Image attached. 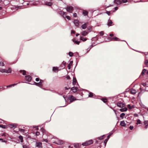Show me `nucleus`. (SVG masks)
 Segmentation results:
<instances>
[{"instance_id":"nucleus-1","label":"nucleus","mask_w":148,"mask_h":148,"mask_svg":"<svg viewBox=\"0 0 148 148\" xmlns=\"http://www.w3.org/2000/svg\"><path fill=\"white\" fill-rule=\"evenodd\" d=\"M93 143V140H90L83 143L82 144V145L84 146H87L92 144Z\"/></svg>"},{"instance_id":"nucleus-2","label":"nucleus","mask_w":148,"mask_h":148,"mask_svg":"<svg viewBox=\"0 0 148 148\" xmlns=\"http://www.w3.org/2000/svg\"><path fill=\"white\" fill-rule=\"evenodd\" d=\"M25 80L28 82H30L32 79V77L29 75L25 76Z\"/></svg>"},{"instance_id":"nucleus-3","label":"nucleus","mask_w":148,"mask_h":148,"mask_svg":"<svg viewBox=\"0 0 148 148\" xmlns=\"http://www.w3.org/2000/svg\"><path fill=\"white\" fill-rule=\"evenodd\" d=\"M69 99L70 101V102L71 103L73 101L75 100L76 99L73 95H71L69 97Z\"/></svg>"},{"instance_id":"nucleus-4","label":"nucleus","mask_w":148,"mask_h":148,"mask_svg":"<svg viewBox=\"0 0 148 148\" xmlns=\"http://www.w3.org/2000/svg\"><path fill=\"white\" fill-rule=\"evenodd\" d=\"M108 39H109L111 40H114V41H120V39L118 38L114 37L112 38H111L109 37Z\"/></svg>"},{"instance_id":"nucleus-5","label":"nucleus","mask_w":148,"mask_h":148,"mask_svg":"<svg viewBox=\"0 0 148 148\" xmlns=\"http://www.w3.org/2000/svg\"><path fill=\"white\" fill-rule=\"evenodd\" d=\"M66 9L67 11L71 13L73 10V7L72 6H68L67 7Z\"/></svg>"},{"instance_id":"nucleus-6","label":"nucleus","mask_w":148,"mask_h":148,"mask_svg":"<svg viewBox=\"0 0 148 148\" xmlns=\"http://www.w3.org/2000/svg\"><path fill=\"white\" fill-rule=\"evenodd\" d=\"M36 147L42 148V143L41 142H36Z\"/></svg>"},{"instance_id":"nucleus-7","label":"nucleus","mask_w":148,"mask_h":148,"mask_svg":"<svg viewBox=\"0 0 148 148\" xmlns=\"http://www.w3.org/2000/svg\"><path fill=\"white\" fill-rule=\"evenodd\" d=\"M59 14L62 16L64 18H65L66 15V12H64L62 11H60L59 12Z\"/></svg>"},{"instance_id":"nucleus-8","label":"nucleus","mask_w":148,"mask_h":148,"mask_svg":"<svg viewBox=\"0 0 148 148\" xmlns=\"http://www.w3.org/2000/svg\"><path fill=\"white\" fill-rule=\"evenodd\" d=\"M79 90L78 88L75 87H73L71 88V90L73 91V92H75Z\"/></svg>"},{"instance_id":"nucleus-9","label":"nucleus","mask_w":148,"mask_h":148,"mask_svg":"<svg viewBox=\"0 0 148 148\" xmlns=\"http://www.w3.org/2000/svg\"><path fill=\"white\" fill-rule=\"evenodd\" d=\"M117 106L119 107H123L125 105L123 103L119 102L117 103Z\"/></svg>"},{"instance_id":"nucleus-10","label":"nucleus","mask_w":148,"mask_h":148,"mask_svg":"<svg viewBox=\"0 0 148 148\" xmlns=\"http://www.w3.org/2000/svg\"><path fill=\"white\" fill-rule=\"evenodd\" d=\"M88 24V23H86L83 24L81 26L82 28L83 29H85L87 27Z\"/></svg>"},{"instance_id":"nucleus-11","label":"nucleus","mask_w":148,"mask_h":148,"mask_svg":"<svg viewBox=\"0 0 148 148\" xmlns=\"http://www.w3.org/2000/svg\"><path fill=\"white\" fill-rule=\"evenodd\" d=\"M12 72V69L10 68H9L8 70L5 69L4 71V73H10Z\"/></svg>"},{"instance_id":"nucleus-12","label":"nucleus","mask_w":148,"mask_h":148,"mask_svg":"<svg viewBox=\"0 0 148 148\" xmlns=\"http://www.w3.org/2000/svg\"><path fill=\"white\" fill-rule=\"evenodd\" d=\"M33 84L37 86H42V84L40 83V82L38 83H37L36 82H34V83Z\"/></svg>"},{"instance_id":"nucleus-13","label":"nucleus","mask_w":148,"mask_h":148,"mask_svg":"<svg viewBox=\"0 0 148 148\" xmlns=\"http://www.w3.org/2000/svg\"><path fill=\"white\" fill-rule=\"evenodd\" d=\"M114 2L117 4H120L122 2L120 0H114Z\"/></svg>"},{"instance_id":"nucleus-14","label":"nucleus","mask_w":148,"mask_h":148,"mask_svg":"<svg viewBox=\"0 0 148 148\" xmlns=\"http://www.w3.org/2000/svg\"><path fill=\"white\" fill-rule=\"evenodd\" d=\"M77 83V80L75 77H73V84L75 85L76 83Z\"/></svg>"},{"instance_id":"nucleus-15","label":"nucleus","mask_w":148,"mask_h":148,"mask_svg":"<svg viewBox=\"0 0 148 148\" xmlns=\"http://www.w3.org/2000/svg\"><path fill=\"white\" fill-rule=\"evenodd\" d=\"M112 22L110 20H108L107 25L108 26H111L112 25Z\"/></svg>"},{"instance_id":"nucleus-16","label":"nucleus","mask_w":148,"mask_h":148,"mask_svg":"<svg viewBox=\"0 0 148 148\" xmlns=\"http://www.w3.org/2000/svg\"><path fill=\"white\" fill-rule=\"evenodd\" d=\"M74 23L76 26H78L79 25V21L78 20H75L74 21Z\"/></svg>"},{"instance_id":"nucleus-17","label":"nucleus","mask_w":148,"mask_h":148,"mask_svg":"<svg viewBox=\"0 0 148 148\" xmlns=\"http://www.w3.org/2000/svg\"><path fill=\"white\" fill-rule=\"evenodd\" d=\"M88 34V32L86 31H84L82 32V35L83 36H85L87 35Z\"/></svg>"},{"instance_id":"nucleus-18","label":"nucleus","mask_w":148,"mask_h":148,"mask_svg":"<svg viewBox=\"0 0 148 148\" xmlns=\"http://www.w3.org/2000/svg\"><path fill=\"white\" fill-rule=\"evenodd\" d=\"M45 4L47 6H50L52 5V3L51 1L46 2L45 3Z\"/></svg>"},{"instance_id":"nucleus-19","label":"nucleus","mask_w":148,"mask_h":148,"mask_svg":"<svg viewBox=\"0 0 148 148\" xmlns=\"http://www.w3.org/2000/svg\"><path fill=\"white\" fill-rule=\"evenodd\" d=\"M19 72L21 73H22L23 75H25L26 74V71L24 70H20Z\"/></svg>"},{"instance_id":"nucleus-20","label":"nucleus","mask_w":148,"mask_h":148,"mask_svg":"<svg viewBox=\"0 0 148 148\" xmlns=\"http://www.w3.org/2000/svg\"><path fill=\"white\" fill-rule=\"evenodd\" d=\"M120 124L123 127H124L126 125V124L124 121H121L120 122Z\"/></svg>"},{"instance_id":"nucleus-21","label":"nucleus","mask_w":148,"mask_h":148,"mask_svg":"<svg viewBox=\"0 0 148 148\" xmlns=\"http://www.w3.org/2000/svg\"><path fill=\"white\" fill-rule=\"evenodd\" d=\"M73 42L77 45H79L80 42V41H77L75 39H74L72 40Z\"/></svg>"},{"instance_id":"nucleus-22","label":"nucleus","mask_w":148,"mask_h":148,"mask_svg":"<svg viewBox=\"0 0 148 148\" xmlns=\"http://www.w3.org/2000/svg\"><path fill=\"white\" fill-rule=\"evenodd\" d=\"M127 108H124L120 109V110L121 112H123L127 111Z\"/></svg>"},{"instance_id":"nucleus-23","label":"nucleus","mask_w":148,"mask_h":148,"mask_svg":"<svg viewBox=\"0 0 148 148\" xmlns=\"http://www.w3.org/2000/svg\"><path fill=\"white\" fill-rule=\"evenodd\" d=\"M130 93L134 95L136 93V91L135 90L132 89L130 91Z\"/></svg>"},{"instance_id":"nucleus-24","label":"nucleus","mask_w":148,"mask_h":148,"mask_svg":"<svg viewBox=\"0 0 148 148\" xmlns=\"http://www.w3.org/2000/svg\"><path fill=\"white\" fill-rule=\"evenodd\" d=\"M73 63V61H71L70 62V63L69 64L68 66V67L69 69H71V65H72Z\"/></svg>"},{"instance_id":"nucleus-25","label":"nucleus","mask_w":148,"mask_h":148,"mask_svg":"<svg viewBox=\"0 0 148 148\" xmlns=\"http://www.w3.org/2000/svg\"><path fill=\"white\" fill-rule=\"evenodd\" d=\"M80 39L81 40L85 41L87 40V38H86L84 37L83 36H81Z\"/></svg>"},{"instance_id":"nucleus-26","label":"nucleus","mask_w":148,"mask_h":148,"mask_svg":"<svg viewBox=\"0 0 148 148\" xmlns=\"http://www.w3.org/2000/svg\"><path fill=\"white\" fill-rule=\"evenodd\" d=\"M127 108L130 110L132 109V108H134V105H132V106H131L130 104H128L127 106Z\"/></svg>"},{"instance_id":"nucleus-27","label":"nucleus","mask_w":148,"mask_h":148,"mask_svg":"<svg viewBox=\"0 0 148 148\" xmlns=\"http://www.w3.org/2000/svg\"><path fill=\"white\" fill-rule=\"evenodd\" d=\"M56 143L58 145H61L63 144V142L62 140H59L56 142Z\"/></svg>"},{"instance_id":"nucleus-28","label":"nucleus","mask_w":148,"mask_h":148,"mask_svg":"<svg viewBox=\"0 0 148 148\" xmlns=\"http://www.w3.org/2000/svg\"><path fill=\"white\" fill-rule=\"evenodd\" d=\"M88 14V12L85 10H83V14L84 16L87 15Z\"/></svg>"},{"instance_id":"nucleus-29","label":"nucleus","mask_w":148,"mask_h":148,"mask_svg":"<svg viewBox=\"0 0 148 148\" xmlns=\"http://www.w3.org/2000/svg\"><path fill=\"white\" fill-rule=\"evenodd\" d=\"M105 136V135H104L102 136H101L99 137H98L97 138L99 140H102L104 138L103 137L104 136Z\"/></svg>"},{"instance_id":"nucleus-30","label":"nucleus","mask_w":148,"mask_h":148,"mask_svg":"<svg viewBox=\"0 0 148 148\" xmlns=\"http://www.w3.org/2000/svg\"><path fill=\"white\" fill-rule=\"evenodd\" d=\"M19 139L21 140V142L22 143L23 141V137L22 136H19Z\"/></svg>"},{"instance_id":"nucleus-31","label":"nucleus","mask_w":148,"mask_h":148,"mask_svg":"<svg viewBox=\"0 0 148 148\" xmlns=\"http://www.w3.org/2000/svg\"><path fill=\"white\" fill-rule=\"evenodd\" d=\"M92 30V28L90 26H88L87 27V30L89 32H91Z\"/></svg>"},{"instance_id":"nucleus-32","label":"nucleus","mask_w":148,"mask_h":148,"mask_svg":"<svg viewBox=\"0 0 148 148\" xmlns=\"http://www.w3.org/2000/svg\"><path fill=\"white\" fill-rule=\"evenodd\" d=\"M146 70L145 69H144L143 70V71L142 72V73H141V74L140 75H143L146 72Z\"/></svg>"},{"instance_id":"nucleus-33","label":"nucleus","mask_w":148,"mask_h":148,"mask_svg":"<svg viewBox=\"0 0 148 148\" xmlns=\"http://www.w3.org/2000/svg\"><path fill=\"white\" fill-rule=\"evenodd\" d=\"M17 84H11V85H8V86H7V88H8V87H11L12 86H14L15 85H16Z\"/></svg>"},{"instance_id":"nucleus-34","label":"nucleus","mask_w":148,"mask_h":148,"mask_svg":"<svg viewBox=\"0 0 148 148\" xmlns=\"http://www.w3.org/2000/svg\"><path fill=\"white\" fill-rule=\"evenodd\" d=\"M58 69L57 67H53V71H54L56 72V71H58Z\"/></svg>"},{"instance_id":"nucleus-35","label":"nucleus","mask_w":148,"mask_h":148,"mask_svg":"<svg viewBox=\"0 0 148 148\" xmlns=\"http://www.w3.org/2000/svg\"><path fill=\"white\" fill-rule=\"evenodd\" d=\"M74 146L75 147L77 148L79 147V145L78 143H75L74 144Z\"/></svg>"},{"instance_id":"nucleus-36","label":"nucleus","mask_w":148,"mask_h":148,"mask_svg":"<svg viewBox=\"0 0 148 148\" xmlns=\"http://www.w3.org/2000/svg\"><path fill=\"white\" fill-rule=\"evenodd\" d=\"M125 115V114L124 113H122L120 115V117L122 118L124 117V116Z\"/></svg>"},{"instance_id":"nucleus-37","label":"nucleus","mask_w":148,"mask_h":148,"mask_svg":"<svg viewBox=\"0 0 148 148\" xmlns=\"http://www.w3.org/2000/svg\"><path fill=\"white\" fill-rule=\"evenodd\" d=\"M93 96V94L92 92H90L88 95V97H92Z\"/></svg>"},{"instance_id":"nucleus-38","label":"nucleus","mask_w":148,"mask_h":148,"mask_svg":"<svg viewBox=\"0 0 148 148\" xmlns=\"http://www.w3.org/2000/svg\"><path fill=\"white\" fill-rule=\"evenodd\" d=\"M69 55L70 57H72L73 56V53L70 51L69 53Z\"/></svg>"},{"instance_id":"nucleus-39","label":"nucleus","mask_w":148,"mask_h":148,"mask_svg":"<svg viewBox=\"0 0 148 148\" xmlns=\"http://www.w3.org/2000/svg\"><path fill=\"white\" fill-rule=\"evenodd\" d=\"M101 100L103 101L104 103H106L107 102V100L106 98H103L101 99Z\"/></svg>"},{"instance_id":"nucleus-40","label":"nucleus","mask_w":148,"mask_h":148,"mask_svg":"<svg viewBox=\"0 0 148 148\" xmlns=\"http://www.w3.org/2000/svg\"><path fill=\"white\" fill-rule=\"evenodd\" d=\"M41 130L42 132L43 133H46V131L43 128H41Z\"/></svg>"},{"instance_id":"nucleus-41","label":"nucleus","mask_w":148,"mask_h":148,"mask_svg":"<svg viewBox=\"0 0 148 148\" xmlns=\"http://www.w3.org/2000/svg\"><path fill=\"white\" fill-rule=\"evenodd\" d=\"M19 131L23 133L25 131V130L23 129H19Z\"/></svg>"},{"instance_id":"nucleus-42","label":"nucleus","mask_w":148,"mask_h":148,"mask_svg":"<svg viewBox=\"0 0 148 148\" xmlns=\"http://www.w3.org/2000/svg\"><path fill=\"white\" fill-rule=\"evenodd\" d=\"M4 71H5V69H0V72H1L2 73H4Z\"/></svg>"},{"instance_id":"nucleus-43","label":"nucleus","mask_w":148,"mask_h":148,"mask_svg":"<svg viewBox=\"0 0 148 148\" xmlns=\"http://www.w3.org/2000/svg\"><path fill=\"white\" fill-rule=\"evenodd\" d=\"M141 123V121L140 119L137 120V121L136 124H138Z\"/></svg>"},{"instance_id":"nucleus-44","label":"nucleus","mask_w":148,"mask_h":148,"mask_svg":"<svg viewBox=\"0 0 148 148\" xmlns=\"http://www.w3.org/2000/svg\"><path fill=\"white\" fill-rule=\"evenodd\" d=\"M4 65V64L3 62H0V66H3Z\"/></svg>"},{"instance_id":"nucleus-45","label":"nucleus","mask_w":148,"mask_h":148,"mask_svg":"<svg viewBox=\"0 0 148 148\" xmlns=\"http://www.w3.org/2000/svg\"><path fill=\"white\" fill-rule=\"evenodd\" d=\"M99 34L100 36H102L104 34V32L103 31H101L99 32Z\"/></svg>"},{"instance_id":"nucleus-46","label":"nucleus","mask_w":148,"mask_h":148,"mask_svg":"<svg viewBox=\"0 0 148 148\" xmlns=\"http://www.w3.org/2000/svg\"><path fill=\"white\" fill-rule=\"evenodd\" d=\"M108 141V140L107 139H106L104 141V143L105 144V146H106V143Z\"/></svg>"},{"instance_id":"nucleus-47","label":"nucleus","mask_w":148,"mask_h":148,"mask_svg":"<svg viewBox=\"0 0 148 148\" xmlns=\"http://www.w3.org/2000/svg\"><path fill=\"white\" fill-rule=\"evenodd\" d=\"M23 148H29L28 146L25 145H23Z\"/></svg>"},{"instance_id":"nucleus-48","label":"nucleus","mask_w":148,"mask_h":148,"mask_svg":"<svg viewBox=\"0 0 148 148\" xmlns=\"http://www.w3.org/2000/svg\"><path fill=\"white\" fill-rule=\"evenodd\" d=\"M42 141L45 142L46 143H47L48 141L47 140V139H45L43 138L42 140Z\"/></svg>"},{"instance_id":"nucleus-49","label":"nucleus","mask_w":148,"mask_h":148,"mask_svg":"<svg viewBox=\"0 0 148 148\" xmlns=\"http://www.w3.org/2000/svg\"><path fill=\"white\" fill-rule=\"evenodd\" d=\"M40 132H36L35 135L36 136H38L40 134Z\"/></svg>"},{"instance_id":"nucleus-50","label":"nucleus","mask_w":148,"mask_h":148,"mask_svg":"<svg viewBox=\"0 0 148 148\" xmlns=\"http://www.w3.org/2000/svg\"><path fill=\"white\" fill-rule=\"evenodd\" d=\"M65 18H66L68 19V20H70V17L69 16H66H66H65Z\"/></svg>"},{"instance_id":"nucleus-51","label":"nucleus","mask_w":148,"mask_h":148,"mask_svg":"<svg viewBox=\"0 0 148 148\" xmlns=\"http://www.w3.org/2000/svg\"><path fill=\"white\" fill-rule=\"evenodd\" d=\"M0 127H1L2 128H5V126L2 125H0Z\"/></svg>"},{"instance_id":"nucleus-52","label":"nucleus","mask_w":148,"mask_h":148,"mask_svg":"<svg viewBox=\"0 0 148 148\" xmlns=\"http://www.w3.org/2000/svg\"><path fill=\"white\" fill-rule=\"evenodd\" d=\"M148 63V60H146L145 62V64L146 65H147Z\"/></svg>"},{"instance_id":"nucleus-53","label":"nucleus","mask_w":148,"mask_h":148,"mask_svg":"<svg viewBox=\"0 0 148 148\" xmlns=\"http://www.w3.org/2000/svg\"><path fill=\"white\" fill-rule=\"evenodd\" d=\"M73 16L74 17H76L77 16V14L76 13H74L73 14Z\"/></svg>"},{"instance_id":"nucleus-54","label":"nucleus","mask_w":148,"mask_h":148,"mask_svg":"<svg viewBox=\"0 0 148 148\" xmlns=\"http://www.w3.org/2000/svg\"><path fill=\"white\" fill-rule=\"evenodd\" d=\"M133 128L134 127L133 126H130L129 127L130 129L131 130H132L133 129Z\"/></svg>"},{"instance_id":"nucleus-55","label":"nucleus","mask_w":148,"mask_h":148,"mask_svg":"<svg viewBox=\"0 0 148 148\" xmlns=\"http://www.w3.org/2000/svg\"><path fill=\"white\" fill-rule=\"evenodd\" d=\"M0 140L2 142H6V141L5 140H3V139L1 138H0Z\"/></svg>"},{"instance_id":"nucleus-56","label":"nucleus","mask_w":148,"mask_h":148,"mask_svg":"<svg viewBox=\"0 0 148 148\" xmlns=\"http://www.w3.org/2000/svg\"><path fill=\"white\" fill-rule=\"evenodd\" d=\"M127 0H122V1L123 3H125L127 2Z\"/></svg>"},{"instance_id":"nucleus-57","label":"nucleus","mask_w":148,"mask_h":148,"mask_svg":"<svg viewBox=\"0 0 148 148\" xmlns=\"http://www.w3.org/2000/svg\"><path fill=\"white\" fill-rule=\"evenodd\" d=\"M111 134H109V135H108V137H107V138L106 139H108H108H109V138H110V136L111 135Z\"/></svg>"},{"instance_id":"nucleus-58","label":"nucleus","mask_w":148,"mask_h":148,"mask_svg":"<svg viewBox=\"0 0 148 148\" xmlns=\"http://www.w3.org/2000/svg\"><path fill=\"white\" fill-rule=\"evenodd\" d=\"M134 116L135 117H137L138 116V115L137 114H134Z\"/></svg>"},{"instance_id":"nucleus-59","label":"nucleus","mask_w":148,"mask_h":148,"mask_svg":"<svg viewBox=\"0 0 148 148\" xmlns=\"http://www.w3.org/2000/svg\"><path fill=\"white\" fill-rule=\"evenodd\" d=\"M106 13L108 15H109L110 14V11H107Z\"/></svg>"},{"instance_id":"nucleus-60","label":"nucleus","mask_w":148,"mask_h":148,"mask_svg":"<svg viewBox=\"0 0 148 148\" xmlns=\"http://www.w3.org/2000/svg\"><path fill=\"white\" fill-rule=\"evenodd\" d=\"M66 78L67 79H70V76L69 75H67L66 76Z\"/></svg>"},{"instance_id":"nucleus-61","label":"nucleus","mask_w":148,"mask_h":148,"mask_svg":"<svg viewBox=\"0 0 148 148\" xmlns=\"http://www.w3.org/2000/svg\"><path fill=\"white\" fill-rule=\"evenodd\" d=\"M39 78H36V82H38V81H39Z\"/></svg>"},{"instance_id":"nucleus-62","label":"nucleus","mask_w":148,"mask_h":148,"mask_svg":"<svg viewBox=\"0 0 148 148\" xmlns=\"http://www.w3.org/2000/svg\"><path fill=\"white\" fill-rule=\"evenodd\" d=\"M11 128H13V127H15V125L14 124L11 125Z\"/></svg>"},{"instance_id":"nucleus-63","label":"nucleus","mask_w":148,"mask_h":148,"mask_svg":"<svg viewBox=\"0 0 148 148\" xmlns=\"http://www.w3.org/2000/svg\"><path fill=\"white\" fill-rule=\"evenodd\" d=\"M44 82L42 80H40V83H41L42 84V83Z\"/></svg>"},{"instance_id":"nucleus-64","label":"nucleus","mask_w":148,"mask_h":148,"mask_svg":"<svg viewBox=\"0 0 148 148\" xmlns=\"http://www.w3.org/2000/svg\"><path fill=\"white\" fill-rule=\"evenodd\" d=\"M75 32L73 30H72L71 31V34H75Z\"/></svg>"}]
</instances>
